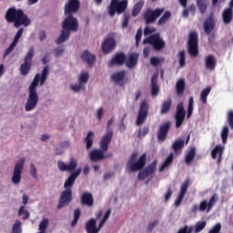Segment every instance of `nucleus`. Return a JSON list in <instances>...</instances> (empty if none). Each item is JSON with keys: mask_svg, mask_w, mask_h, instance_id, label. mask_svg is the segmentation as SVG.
Returning <instances> with one entry per match:
<instances>
[{"mask_svg": "<svg viewBox=\"0 0 233 233\" xmlns=\"http://www.w3.org/2000/svg\"><path fill=\"white\" fill-rule=\"evenodd\" d=\"M48 77V66H44L42 74H36L33 79V82L29 86V95L25 102V112H32L35 110L37 103H39V95H37V86L40 81V86L45 85Z\"/></svg>", "mask_w": 233, "mask_h": 233, "instance_id": "obj_1", "label": "nucleus"}, {"mask_svg": "<svg viewBox=\"0 0 233 233\" xmlns=\"http://www.w3.org/2000/svg\"><path fill=\"white\" fill-rule=\"evenodd\" d=\"M5 19L8 25H14L15 28L26 27L32 25V19L21 8L9 7L5 12Z\"/></svg>", "mask_w": 233, "mask_h": 233, "instance_id": "obj_2", "label": "nucleus"}, {"mask_svg": "<svg viewBox=\"0 0 233 233\" xmlns=\"http://www.w3.org/2000/svg\"><path fill=\"white\" fill-rule=\"evenodd\" d=\"M112 143V132L105 134L100 142L99 148L100 149H93L89 152V158L93 163H97V161H105V159H110L113 157L112 153L105 154V152L108 151V145Z\"/></svg>", "mask_w": 233, "mask_h": 233, "instance_id": "obj_3", "label": "nucleus"}, {"mask_svg": "<svg viewBox=\"0 0 233 233\" xmlns=\"http://www.w3.org/2000/svg\"><path fill=\"white\" fill-rule=\"evenodd\" d=\"M79 30V20L74 15H66L65 19L62 22V30L60 35L56 40V45H63L66 41L70 39L72 32H77Z\"/></svg>", "mask_w": 233, "mask_h": 233, "instance_id": "obj_4", "label": "nucleus"}, {"mask_svg": "<svg viewBox=\"0 0 233 233\" xmlns=\"http://www.w3.org/2000/svg\"><path fill=\"white\" fill-rule=\"evenodd\" d=\"M136 159H137V153H133L127 164L128 172H137V170L145 168V165H147V153L142 154L137 162Z\"/></svg>", "mask_w": 233, "mask_h": 233, "instance_id": "obj_5", "label": "nucleus"}, {"mask_svg": "<svg viewBox=\"0 0 233 233\" xmlns=\"http://www.w3.org/2000/svg\"><path fill=\"white\" fill-rule=\"evenodd\" d=\"M187 52L191 57H198L199 55V38L198 31H192L188 35Z\"/></svg>", "mask_w": 233, "mask_h": 233, "instance_id": "obj_6", "label": "nucleus"}, {"mask_svg": "<svg viewBox=\"0 0 233 233\" xmlns=\"http://www.w3.org/2000/svg\"><path fill=\"white\" fill-rule=\"evenodd\" d=\"M127 8H128V0H111L108 6V14L111 17H114L116 14H123Z\"/></svg>", "mask_w": 233, "mask_h": 233, "instance_id": "obj_7", "label": "nucleus"}, {"mask_svg": "<svg viewBox=\"0 0 233 233\" xmlns=\"http://www.w3.org/2000/svg\"><path fill=\"white\" fill-rule=\"evenodd\" d=\"M35 51L34 47H30L25 57L24 63L20 66V72L22 76H28V72L32 69V59H34V56Z\"/></svg>", "mask_w": 233, "mask_h": 233, "instance_id": "obj_8", "label": "nucleus"}, {"mask_svg": "<svg viewBox=\"0 0 233 233\" xmlns=\"http://www.w3.org/2000/svg\"><path fill=\"white\" fill-rule=\"evenodd\" d=\"M143 45H152L156 50H163L165 48V41L161 38V35H159V33L144 39Z\"/></svg>", "mask_w": 233, "mask_h": 233, "instance_id": "obj_9", "label": "nucleus"}, {"mask_svg": "<svg viewBox=\"0 0 233 233\" xmlns=\"http://www.w3.org/2000/svg\"><path fill=\"white\" fill-rule=\"evenodd\" d=\"M150 108V106L148 105V101L143 100L140 103V106L138 109V114L137 116L136 125L137 127H141L143 123L147 121V117H148V109Z\"/></svg>", "mask_w": 233, "mask_h": 233, "instance_id": "obj_10", "label": "nucleus"}, {"mask_svg": "<svg viewBox=\"0 0 233 233\" xmlns=\"http://www.w3.org/2000/svg\"><path fill=\"white\" fill-rule=\"evenodd\" d=\"M25 158H20L15 165L13 177L11 178L14 185H19V183H21V174H23V169L25 168Z\"/></svg>", "mask_w": 233, "mask_h": 233, "instance_id": "obj_11", "label": "nucleus"}, {"mask_svg": "<svg viewBox=\"0 0 233 233\" xmlns=\"http://www.w3.org/2000/svg\"><path fill=\"white\" fill-rule=\"evenodd\" d=\"M165 12V8H157L155 10L147 9L144 14V19L147 25L155 23L157 17H160L161 15Z\"/></svg>", "mask_w": 233, "mask_h": 233, "instance_id": "obj_12", "label": "nucleus"}, {"mask_svg": "<svg viewBox=\"0 0 233 233\" xmlns=\"http://www.w3.org/2000/svg\"><path fill=\"white\" fill-rule=\"evenodd\" d=\"M185 116H187V112L185 111V106L183 102H180L177 106V110L175 114L176 128H181L183 123H185Z\"/></svg>", "mask_w": 233, "mask_h": 233, "instance_id": "obj_13", "label": "nucleus"}, {"mask_svg": "<svg viewBox=\"0 0 233 233\" xmlns=\"http://www.w3.org/2000/svg\"><path fill=\"white\" fill-rule=\"evenodd\" d=\"M57 167L60 172H76L77 168V160L76 158H71L68 164H66L63 160L57 162Z\"/></svg>", "mask_w": 233, "mask_h": 233, "instance_id": "obj_14", "label": "nucleus"}, {"mask_svg": "<svg viewBox=\"0 0 233 233\" xmlns=\"http://www.w3.org/2000/svg\"><path fill=\"white\" fill-rule=\"evenodd\" d=\"M80 6L81 2L79 0H68V2L65 5V15H74V14H77Z\"/></svg>", "mask_w": 233, "mask_h": 233, "instance_id": "obj_15", "label": "nucleus"}, {"mask_svg": "<svg viewBox=\"0 0 233 233\" xmlns=\"http://www.w3.org/2000/svg\"><path fill=\"white\" fill-rule=\"evenodd\" d=\"M72 189H65L60 196V199L57 205L58 210L68 206L69 203H72Z\"/></svg>", "mask_w": 233, "mask_h": 233, "instance_id": "obj_16", "label": "nucleus"}, {"mask_svg": "<svg viewBox=\"0 0 233 233\" xmlns=\"http://www.w3.org/2000/svg\"><path fill=\"white\" fill-rule=\"evenodd\" d=\"M156 168H157V160H154L143 171L139 172L138 179L141 181L143 179H147V177H150V176L156 172Z\"/></svg>", "mask_w": 233, "mask_h": 233, "instance_id": "obj_17", "label": "nucleus"}, {"mask_svg": "<svg viewBox=\"0 0 233 233\" xmlns=\"http://www.w3.org/2000/svg\"><path fill=\"white\" fill-rule=\"evenodd\" d=\"M218 201V195L214 194L209 201L207 200H202L199 204V212H210V210H212V208H214V205H216Z\"/></svg>", "mask_w": 233, "mask_h": 233, "instance_id": "obj_18", "label": "nucleus"}, {"mask_svg": "<svg viewBox=\"0 0 233 233\" xmlns=\"http://www.w3.org/2000/svg\"><path fill=\"white\" fill-rule=\"evenodd\" d=\"M127 61V55L125 53L120 52L116 53L112 59L108 61V66L112 68V66H123Z\"/></svg>", "mask_w": 233, "mask_h": 233, "instance_id": "obj_19", "label": "nucleus"}, {"mask_svg": "<svg viewBox=\"0 0 233 233\" xmlns=\"http://www.w3.org/2000/svg\"><path fill=\"white\" fill-rule=\"evenodd\" d=\"M101 48L104 54H111V52H114V49L116 48V39L112 36L106 37L103 41Z\"/></svg>", "mask_w": 233, "mask_h": 233, "instance_id": "obj_20", "label": "nucleus"}, {"mask_svg": "<svg viewBox=\"0 0 233 233\" xmlns=\"http://www.w3.org/2000/svg\"><path fill=\"white\" fill-rule=\"evenodd\" d=\"M170 121H167L160 126L158 131L157 132V137L158 141H165L167 137H168V132L170 131L171 127Z\"/></svg>", "mask_w": 233, "mask_h": 233, "instance_id": "obj_21", "label": "nucleus"}, {"mask_svg": "<svg viewBox=\"0 0 233 233\" xmlns=\"http://www.w3.org/2000/svg\"><path fill=\"white\" fill-rule=\"evenodd\" d=\"M81 176V167L77 168L76 171L71 172L70 176L65 181L64 188L66 190L72 189V187L76 183V179Z\"/></svg>", "mask_w": 233, "mask_h": 233, "instance_id": "obj_22", "label": "nucleus"}, {"mask_svg": "<svg viewBox=\"0 0 233 233\" xmlns=\"http://www.w3.org/2000/svg\"><path fill=\"white\" fill-rule=\"evenodd\" d=\"M203 28L205 34L207 35H210L212 34L214 28H216V20H214V16L210 15L204 22Z\"/></svg>", "mask_w": 233, "mask_h": 233, "instance_id": "obj_23", "label": "nucleus"}, {"mask_svg": "<svg viewBox=\"0 0 233 233\" xmlns=\"http://www.w3.org/2000/svg\"><path fill=\"white\" fill-rule=\"evenodd\" d=\"M81 205L84 207H94V195L88 191L82 193L80 197Z\"/></svg>", "mask_w": 233, "mask_h": 233, "instance_id": "obj_24", "label": "nucleus"}, {"mask_svg": "<svg viewBox=\"0 0 233 233\" xmlns=\"http://www.w3.org/2000/svg\"><path fill=\"white\" fill-rule=\"evenodd\" d=\"M138 61H139V54L132 53L131 55L128 56L127 58H126V62L124 63V65H126L127 68L133 70V68L137 66Z\"/></svg>", "mask_w": 233, "mask_h": 233, "instance_id": "obj_25", "label": "nucleus"}, {"mask_svg": "<svg viewBox=\"0 0 233 233\" xmlns=\"http://www.w3.org/2000/svg\"><path fill=\"white\" fill-rule=\"evenodd\" d=\"M127 76V72L125 70L118 71L111 76V80L116 83V85H120V86H123L125 83V76Z\"/></svg>", "mask_w": 233, "mask_h": 233, "instance_id": "obj_26", "label": "nucleus"}, {"mask_svg": "<svg viewBox=\"0 0 233 233\" xmlns=\"http://www.w3.org/2000/svg\"><path fill=\"white\" fill-rule=\"evenodd\" d=\"M97 222L95 218H91L88 220L86 224V231L87 233H99V230H101L103 228L96 227Z\"/></svg>", "mask_w": 233, "mask_h": 233, "instance_id": "obj_27", "label": "nucleus"}, {"mask_svg": "<svg viewBox=\"0 0 233 233\" xmlns=\"http://www.w3.org/2000/svg\"><path fill=\"white\" fill-rule=\"evenodd\" d=\"M84 63H87L88 66H92L96 63V55H92L88 50H85L81 55Z\"/></svg>", "mask_w": 233, "mask_h": 233, "instance_id": "obj_28", "label": "nucleus"}, {"mask_svg": "<svg viewBox=\"0 0 233 233\" xmlns=\"http://www.w3.org/2000/svg\"><path fill=\"white\" fill-rule=\"evenodd\" d=\"M223 152H225V147H221L220 145H218L211 151V157L213 159H218V163H221V158L223 157Z\"/></svg>", "mask_w": 233, "mask_h": 233, "instance_id": "obj_29", "label": "nucleus"}, {"mask_svg": "<svg viewBox=\"0 0 233 233\" xmlns=\"http://www.w3.org/2000/svg\"><path fill=\"white\" fill-rule=\"evenodd\" d=\"M233 20V10L231 8H226L222 12V21L224 25H230Z\"/></svg>", "mask_w": 233, "mask_h": 233, "instance_id": "obj_30", "label": "nucleus"}, {"mask_svg": "<svg viewBox=\"0 0 233 233\" xmlns=\"http://www.w3.org/2000/svg\"><path fill=\"white\" fill-rule=\"evenodd\" d=\"M205 65L207 70H216V57L212 55H208V56H206Z\"/></svg>", "mask_w": 233, "mask_h": 233, "instance_id": "obj_31", "label": "nucleus"}, {"mask_svg": "<svg viewBox=\"0 0 233 233\" xmlns=\"http://www.w3.org/2000/svg\"><path fill=\"white\" fill-rule=\"evenodd\" d=\"M185 147V140L178 138L172 144L175 154H180Z\"/></svg>", "mask_w": 233, "mask_h": 233, "instance_id": "obj_32", "label": "nucleus"}, {"mask_svg": "<svg viewBox=\"0 0 233 233\" xmlns=\"http://www.w3.org/2000/svg\"><path fill=\"white\" fill-rule=\"evenodd\" d=\"M151 94L153 96L159 94V86H157V75H153L151 77Z\"/></svg>", "mask_w": 233, "mask_h": 233, "instance_id": "obj_33", "label": "nucleus"}, {"mask_svg": "<svg viewBox=\"0 0 233 233\" xmlns=\"http://www.w3.org/2000/svg\"><path fill=\"white\" fill-rule=\"evenodd\" d=\"M170 108H172V99L167 98L161 105L160 114L162 116H165V114H168V112H170Z\"/></svg>", "mask_w": 233, "mask_h": 233, "instance_id": "obj_34", "label": "nucleus"}, {"mask_svg": "<svg viewBox=\"0 0 233 233\" xmlns=\"http://www.w3.org/2000/svg\"><path fill=\"white\" fill-rule=\"evenodd\" d=\"M94 137H95V135L93 131H89L86 138L84 139V143L86 144V150H90V148H92L94 145Z\"/></svg>", "mask_w": 233, "mask_h": 233, "instance_id": "obj_35", "label": "nucleus"}, {"mask_svg": "<svg viewBox=\"0 0 233 233\" xmlns=\"http://www.w3.org/2000/svg\"><path fill=\"white\" fill-rule=\"evenodd\" d=\"M172 163H174V153H170L168 155V157L166 158L164 163L159 167V172H163V170H166V168H168V167H170Z\"/></svg>", "mask_w": 233, "mask_h": 233, "instance_id": "obj_36", "label": "nucleus"}, {"mask_svg": "<svg viewBox=\"0 0 233 233\" xmlns=\"http://www.w3.org/2000/svg\"><path fill=\"white\" fill-rule=\"evenodd\" d=\"M143 6H145V1L140 0L138 1L133 7L132 9V16L133 17H137L139 15V13L143 9Z\"/></svg>", "mask_w": 233, "mask_h": 233, "instance_id": "obj_37", "label": "nucleus"}, {"mask_svg": "<svg viewBox=\"0 0 233 233\" xmlns=\"http://www.w3.org/2000/svg\"><path fill=\"white\" fill-rule=\"evenodd\" d=\"M177 58L180 68H183L187 65V52L185 50L179 51Z\"/></svg>", "mask_w": 233, "mask_h": 233, "instance_id": "obj_38", "label": "nucleus"}, {"mask_svg": "<svg viewBox=\"0 0 233 233\" xmlns=\"http://www.w3.org/2000/svg\"><path fill=\"white\" fill-rule=\"evenodd\" d=\"M212 91V87L208 86L206 88H204L201 93H200V100L202 101L203 105H207V98L208 97V95L210 94V92Z\"/></svg>", "mask_w": 233, "mask_h": 233, "instance_id": "obj_39", "label": "nucleus"}, {"mask_svg": "<svg viewBox=\"0 0 233 233\" xmlns=\"http://www.w3.org/2000/svg\"><path fill=\"white\" fill-rule=\"evenodd\" d=\"M196 157V147H192L186 156V163L187 165H190L192 161H194V158Z\"/></svg>", "mask_w": 233, "mask_h": 233, "instance_id": "obj_40", "label": "nucleus"}, {"mask_svg": "<svg viewBox=\"0 0 233 233\" xmlns=\"http://www.w3.org/2000/svg\"><path fill=\"white\" fill-rule=\"evenodd\" d=\"M176 88L177 96H181L185 92V79L178 80Z\"/></svg>", "mask_w": 233, "mask_h": 233, "instance_id": "obj_41", "label": "nucleus"}, {"mask_svg": "<svg viewBox=\"0 0 233 233\" xmlns=\"http://www.w3.org/2000/svg\"><path fill=\"white\" fill-rule=\"evenodd\" d=\"M188 187H190V179L187 178L184 181V183L180 187V196H186L188 190Z\"/></svg>", "mask_w": 233, "mask_h": 233, "instance_id": "obj_42", "label": "nucleus"}, {"mask_svg": "<svg viewBox=\"0 0 233 233\" xmlns=\"http://www.w3.org/2000/svg\"><path fill=\"white\" fill-rule=\"evenodd\" d=\"M165 63V58L164 57H157V56H152L150 58V65L152 66H159V65H163Z\"/></svg>", "mask_w": 233, "mask_h": 233, "instance_id": "obj_43", "label": "nucleus"}, {"mask_svg": "<svg viewBox=\"0 0 233 233\" xmlns=\"http://www.w3.org/2000/svg\"><path fill=\"white\" fill-rule=\"evenodd\" d=\"M172 17V13L170 11H166L164 15L159 18L158 25H165Z\"/></svg>", "mask_w": 233, "mask_h": 233, "instance_id": "obj_44", "label": "nucleus"}, {"mask_svg": "<svg viewBox=\"0 0 233 233\" xmlns=\"http://www.w3.org/2000/svg\"><path fill=\"white\" fill-rule=\"evenodd\" d=\"M220 136H221V139H222L223 145H226V143H227V141L228 139V127L225 126L222 128Z\"/></svg>", "mask_w": 233, "mask_h": 233, "instance_id": "obj_45", "label": "nucleus"}, {"mask_svg": "<svg viewBox=\"0 0 233 233\" xmlns=\"http://www.w3.org/2000/svg\"><path fill=\"white\" fill-rule=\"evenodd\" d=\"M79 218H81V209L76 208L74 213V219L71 222V227H76L77 225V221H79Z\"/></svg>", "mask_w": 233, "mask_h": 233, "instance_id": "obj_46", "label": "nucleus"}, {"mask_svg": "<svg viewBox=\"0 0 233 233\" xmlns=\"http://www.w3.org/2000/svg\"><path fill=\"white\" fill-rule=\"evenodd\" d=\"M197 5L200 14H205V12H207V4L205 3V0H197Z\"/></svg>", "mask_w": 233, "mask_h": 233, "instance_id": "obj_47", "label": "nucleus"}, {"mask_svg": "<svg viewBox=\"0 0 233 233\" xmlns=\"http://www.w3.org/2000/svg\"><path fill=\"white\" fill-rule=\"evenodd\" d=\"M90 76L88 75V72H84L79 76L78 81L82 85H86L88 83Z\"/></svg>", "mask_w": 233, "mask_h": 233, "instance_id": "obj_48", "label": "nucleus"}, {"mask_svg": "<svg viewBox=\"0 0 233 233\" xmlns=\"http://www.w3.org/2000/svg\"><path fill=\"white\" fill-rule=\"evenodd\" d=\"M192 112H194V97L193 96L189 98L188 106H187V118L192 116Z\"/></svg>", "mask_w": 233, "mask_h": 233, "instance_id": "obj_49", "label": "nucleus"}, {"mask_svg": "<svg viewBox=\"0 0 233 233\" xmlns=\"http://www.w3.org/2000/svg\"><path fill=\"white\" fill-rule=\"evenodd\" d=\"M65 53V46H58L53 49V54L55 57H61L63 54Z\"/></svg>", "mask_w": 233, "mask_h": 233, "instance_id": "obj_50", "label": "nucleus"}, {"mask_svg": "<svg viewBox=\"0 0 233 233\" xmlns=\"http://www.w3.org/2000/svg\"><path fill=\"white\" fill-rule=\"evenodd\" d=\"M110 214H112V210L108 209L106 212L103 219L99 223V228H103V227H105V223H106V221H108V218H110Z\"/></svg>", "mask_w": 233, "mask_h": 233, "instance_id": "obj_51", "label": "nucleus"}, {"mask_svg": "<svg viewBox=\"0 0 233 233\" xmlns=\"http://www.w3.org/2000/svg\"><path fill=\"white\" fill-rule=\"evenodd\" d=\"M207 227V222H198L195 226V233H199Z\"/></svg>", "mask_w": 233, "mask_h": 233, "instance_id": "obj_52", "label": "nucleus"}, {"mask_svg": "<svg viewBox=\"0 0 233 233\" xmlns=\"http://www.w3.org/2000/svg\"><path fill=\"white\" fill-rule=\"evenodd\" d=\"M227 121L228 127L233 130V110H229L227 115Z\"/></svg>", "mask_w": 233, "mask_h": 233, "instance_id": "obj_53", "label": "nucleus"}, {"mask_svg": "<svg viewBox=\"0 0 233 233\" xmlns=\"http://www.w3.org/2000/svg\"><path fill=\"white\" fill-rule=\"evenodd\" d=\"M21 221L16 220L15 223L13 225L11 233H21Z\"/></svg>", "mask_w": 233, "mask_h": 233, "instance_id": "obj_54", "label": "nucleus"}, {"mask_svg": "<svg viewBox=\"0 0 233 233\" xmlns=\"http://www.w3.org/2000/svg\"><path fill=\"white\" fill-rule=\"evenodd\" d=\"M71 88L74 92H81V90H85V85L79 82L78 84L71 85Z\"/></svg>", "mask_w": 233, "mask_h": 233, "instance_id": "obj_55", "label": "nucleus"}, {"mask_svg": "<svg viewBox=\"0 0 233 233\" xmlns=\"http://www.w3.org/2000/svg\"><path fill=\"white\" fill-rule=\"evenodd\" d=\"M114 121H115V118H114V117H111V118L107 121V127H106V134H108L109 132H111L112 137H114V131H112V129L110 128V127H112V125H114Z\"/></svg>", "mask_w": 233, "mask_h": 233, "instance_id": "obj_56", "label": "nucleus"}, {"mask_svg": "<svg viewBox=\"0 0 233 233\" xmlns=\"http://www.w3.org/2000/svg\"><path fill=\"white\" fill-rule=\"evenodd\" d=\"M149 131L150 129H148L147 127H144L142 129L138 130L137 137H145Z\"/></svg>", "mask_w": 233, "mask_h": 233, "instance_id": "obj_57", "label": "nucleus"}, {"mask_svg": "<svg viewBox=\"0 0 233 233\" xmlns=\"http://www.w3.org/2000/svg\"><path fill=\"white\" fill-rule=\"evenodd\" d=\"M23 32H24L23 28L18 29V31L16 32V34L15 35L13 43H15L16 45H17V43H19V39H21V36L23 35Z\"/></svg>", "mask_w": 233, "mask_h": 233, "instance_id": "obj_58", "label": "nucleus"}, {"mask_svg": "<svg viewBox=\"0 0 233 233\" xmlns=\"http://www.w3.org/2000/svg\"><path fill=\"white\" fill-rule=\"evenodd\" d=\"M15 46H17V44L15 42H12L8 48L5 49V56H10V54H12Z\"/></svg>", "mask_w": 233, "mask_h": 233, "instance_id": "obj_59", "label": "nucleus"}, {"mask_svg": "<svg viewBox=\"0 0 233 233\" xmlns=\"http://www.w3.org/2000/svg\"><path fill=\"white\" fill-rule=\"evenodd\" d=\"M30 176H32L34 179H37V168H35L34 164L30 165Z\"/></svg>", "mask_w": 233, "mask_h": 233, "instance_id": "obj_60", "label": "nucleus"}, {"mask_svg": "<svg viewBox=\"0 0 233 233\" xmlns=\"http://www.w3.org/2000/svg\"><path fill=\"white\" fill-rule=\"evenodd\" d=\"M156 32H157L156 27L146 26L144 28V35H149V34H154Z\"/></svg>", "mask_w": 233, "mask_h": 233, "instance_id": "obj_61", "label": "nucleus"}, {"mask_svg": "<svg viewBox=\"0 0 233 233\" xmlns=\"http://www.w3.org/2000/svg\"><path fill=\"white\" fill-rule=\"evenodd\" d=\"M141 37H143V31L141 29H138L136 35L137 45H139V42L141 41Z\"/></svg>", "mask_w": 233, "mask_h": 233, "instance_id": "obj_62", "label": "nucleus"}, {"mask_svg": "<svg viewBox=\"0 0 233 233\" xmlns=\"http://www.w3.org/2000/svg\"><path fill=\"white\" fill-rule=\"evenodd\" d=\"M177 233H192V228H188V226H184L177 231Z\"/></svg>", "mask_w": 233, "mask_h": 233, "instance_id": "obj_63", "label": "nucleus"}, {"mask_svg": "<svg viewBox=\"0 0 233 233\" xmlns=\"http://www.w3.org/2000/svg\"><path fill=\"white\" fill-rule=\"evenodd\" d=\"M172 194H173L172 187H168L167 191L165 194V201H168V199H170V198H172Z\"/></svg>", "mask_w": 233, "mask_h": 233, "instance_id": "obj_64", "label": "nucleus"}]
</instances>
